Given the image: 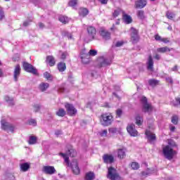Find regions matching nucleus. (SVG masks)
<instances>
[{
	"mask_svg": "<svg viewBox=\"0 0 180 180\" xmlns=\"http://www.w3.org/2000/svg\"><path fill=\"white\" fill-rule=\"evenodd\" d=\"M59 155H61V157L64 158L66 165L71 167L72 171L75 175H79L80 170L78 167V161H77V160H74L71 164H70V158H68V155H70V157L77 156V151L74 150L72 147L69 148L66 153H59Z\"/></svg>",
	"mask_w": 180,
	"mask_h": 180,
	"instance_id": "obj_1",
	"label": "nucleus"
},
{
	"mask_svg": "<svg viewBox=\"0 0 180 180\" xmlns=\"http://www.w3.org/2000/svg\"><path fill=\"white\" fill-rule=\"evenodd\" d=\"M169 144L171 143H169V145L163 146L162 153L165 158L171 161V160H172L174 157H175V155L178 154V152L174 150V148H172V146Z\"/></svg>",
	"mask_w": 180,
	"mask_h": 180,
	"instance_id": "obj_2",
	"label": "nucleus"
},
{
	"mask_svg": "<svg viewBox=\"0 0 180 180\" xmlns=\"http://www.w3.org/2000/svg\"><path fill=\"white\" fill-rule=\"evenodd\" d=\"M141 103L142 104V110L145 113H151L154 110L153 105L147 102V98L142 96L141 98Z\"/></svg>",
	"mask_w": 180,
	"mask_h": 180,
	"instance_id": "obj_3",
	"label": "nucleus"
},
{
	"mask_svg": "<svg viewBox=\"0 0 180 180\" xmlns=\"http://www.w3.org/2000/svg\"><path fill=\"white\" fill-rule=\"evenodd\" d=\"M113 122V117L110 114L101 115V123L103 126H110Z\"/></svg>",
	"mask_w": 180,
	"mask_h": 180,
	"instance_id": "obj_4",
	"label": "nucleus"
},
{
	"mask_svg": "<svg viewBox=\"0 0 180 180\" xmlns=\"http://www.w3.org/2000/svg\"><path fill=\"white\" fill-rule=\"evenodd\" d=\"M1 127L2 130L8 131V133H9V131H11V133H13V131H15V127H13L12 124L6 122V120L4 119H2L1 120Z\"/></svg>",
	"mask_w": 180,
	"mask_h": 180,
	"instance_id": "obj_5",
	"label": "nucleus"
},
{
	"mask_svg": "<svg viewBox=\"0 0 180 180\" xmlns=\"http://www.w3.org/2000/svg\"><path fill=\"white\" fill-rule=\"evenodd\" d=\"M98 54V51L95 49H91L89 51V53H83L81 55V58L82 63L84 64H88L89 63V56H91L92 57L96 56Z\"/></svg>",
	"mask_w": 180,
	"mask_h": 180,
	"instance_id": "obj_6",
	"label": "nucleus"
},
{
	"mask_svg": "<svg viewBox=\"0 0 180 180\" xmlns=\"http://www.w3.org/2000/svg\"><path fill=\"white\" fill-rule=\"evenodd\" d=\"M107 178L111 180H120V176H119V174H117V172L113 167L108 168Z\"/></svg>",
	"mask_w": 180,
	"mask_h": 180,
	"instance_id": "obj_7",
	"label": "nucleus"
},
{
	"mask_svg": "<svg viewBox=\"0 0 180 180\" xmlns=\"http://www.w3.org/2000/svg\"><path fill=\"white\" fill-rule=\"evenodd\" d=\"M22 67L27 72H31V74H34V75L37 74V70L34 68L32 64L27 62H23Z\"/></svg>",
	"mask_w": 180,
	"mask_h": 180,
	"instance_id": "obj_8",
	"label": "nucleus"
},
{
	"mask_svg": "<svg viewBox=\"0 0 180 180\" xmlns=\"http://www.w3.org/2000/svg\"><path fill=\"white\" fill-rule=\"evenodd\" d=\"M127 130L129 134L132 137H137L139 136V131H136L134 124H129L127 127Z\"/></svg>",
	"mask_w": 180,
	"mask_h": 180,
	"instance_id": "obj_9",
	"label": "nucleus"
},
{
	"mask_svg": "<svg viewBox=\"0 0 180 180\" xmlns=\"http://www.w3.org/2000/svg\"><path fill=\"white\" fill-rule=\"evenodd\" d=\"M131 32V40L132 43H137L139 40H140V37H139V31L134 27H131L130 30Z\"/></svg>",
	"mask_w": 180,
	"mask_h": 180,
	"instance_id": "obj_10",
	"label": "nucleus"
},
{
	"mask_svg": "<svg viewBox=\"0 0 180 180\" xmlns=\"http://www.w3.org/2000/svg\"><path fill=\"white\" fill-rule=\"evenodd\" d=\"M98 63L100 64V67H106L112 64V60L110 58H106L101 56L98 59Z\"/></svg>",
	"mask_w": 180,
	"mask_h": 180,
	"instance_id": "obj_11",
	"label": "nucleus"
},
{
	"mask_svg": "<svg viewBox=\"0 0 180 180\" xmlns=\"http://www.w3.org/2000/svg\"><path fill=\"white\" fill-rule=\"evenodd\" d=\"M43 172L46 175H54L57 171L53 166H44L42 169Z\"/></svg>",
	"mask_w": 180,
	"mask_h": 180,
	"instance_id": "obj_12",
	"label": "nucleus"
},
{
	"mask_svg": "<svg viewBox=\"0 0 180 180\" xmlns=\"http://www.w3.org/2000/svg\"><path fill=\"white\" fill-rule=\"evenodd\" d=\"M65 106L66 108L68 115H70V116H74L75 115H77V109H75L74 105L70 103H67Z\"/></svg>",
	"mask_w": 180,
	"mask_h": 180,
	"instance_id": "obj_13",
	"label": "nucleus"
},
{
	"mask_svg": "<svg viewBox=\"0 0 180 180\" xmlns=\"http://www.w3.org/2000/svg\"><path fill=\"white\" fill-rule=\"evenodd\" d=\"M87 33L89 40H94L95 39V36H96V29L92 26H90L87 27Z\"/></svg>",
	"mask_w": 180,
	"mask_h": 180,
	"instance_id": "obj_14",
	"label": "nucleus"
},
{
	"mask_svg": "<svg viewBox=\"0 0 180 180\" xmlns=\"http://www.w3.org/2000/svg\"><path fill=\"white\" fill-rule=\"evenodd\" d=\"M20 71H22V69L20 68V65H15L14 68V72H13V78L15 82H18L19 79V77H20Z\"/></svg>",
	"mask_w": 180,
	"mask_h": 180,
	"instance_id": "obj_15",
	"label": "nucleus"
},
{
	"mask_svg": "<svg viewBox=\"0 0 180 180\" xmlns=\"http://www.w3.org/2000/svg\"><path fill=\"white\" fill-rule=\"evenodd\" d=\"M147 6V0H137L135 2V7L139 9H143Z\"/></svg>",
	"mask_w": 180,
	"mask_h": 180,
	"instance_id": "obj_16",
	"label": "nucleus"
},
{
	"mask_svg": "<svg viewBox=\"0 0 180 180\" xmlns=\"http://www.w3.org/2000/svg\"><path fill=\"white\" fill-rule=\"evenodd\" d=\"M145 134L150 143H153V141H155V134L150 132L149 130H146Z\"/></svg>",
	"mask_w": 180,
	"mask_h": 180,
	"instance_id": "obj_17",
	"label": "nucleus"
},
{
	"mask_svg": "<svg viewBox=\"0 0 180 180\" xmlns=\"http://www.w3.org/2000/svg\"><path fill=\"white\" fill-rule=\"evenodd\" d=\"M103 160L105 164H112L115 161V158L112 155H104Z\"/></svg>",
	"mask_w": 180,
	"mask_h": 180,
	"instance_id": "obj_18",
	"label": "nucleus"
},
{
	"mask_svg": "<svg viewBox=\"0 0 180 180\" xmlns=\"http://www.w3.org/2000/svg\"><path fill=\"white\" fill-rule=\"evenodd\" d=\"M147 69L149 70V71H153L154 70V60H153V56H149L148 58V61L146 63Z\"/></svg>",
	"mask_w": 180,
	"mask_h": 180,
	"instance_id": "obj_19",
	"label": "nucleus"
},
{
	"mask_svg": "<svg viewBox=\"0 0 180 180\" xmlns=\"http://www.w3.org/2000/svg\"><path fill=\"white\" fill-rule=\"evenodd\" d=\"M46 63L49 67H54L56 65V58L53 56H46Z\"/></svg>",
	"mask_w": 180,
	"mask_h": 180,
	"instance_id": "obj_20",
	"label": "nucleus"
},
{
	"mask_svg": "<svg viewBox=\"0 0 180 180\" xmlns=\"http://www.w3.org/2000/svg\"><path fill=\"white\" fill-rule=\"evenodd\" d=\"M100 34L101 36H102L103 39H104L105 40H109V39H110V32L105 30H101Z\"/></svg>",
	"mask_w": 180,
	"mask_h": 180,
	"instance_id": "obj_21",
	"label": "nucleus"
},
{
	"mask_svg": "<svg viewBox=\"0 0 180 180\" xmlns=\"http://www.w3.org/2000/svg\"><path fill=\"white\" fill-rule=\"evenodd\" d=\"M49 86H50L49 83L42 82L39 84V89L41 91V92H44L45 91H47Z\"/></svg>",
	"mask_w": 180,
	"mask_h": 180,
	"instance_id": "obj_22",
	"label": "nucleus"
},
{
	"mask_svg": "<svg viewBox=\"0 0 180 180\" xmlns=\"http://www.w3.org/2000/svg\"><path fill=\"white\" fill-rule=\"evenodd\" d=\"M88 13H89V11H88L85 8H80L79 10V15L80 16H82V18H85V16H86V15H88Z\"/></svg>",
	"mask_w": 180,
	"mask_h": 180,
	"instance_id": "obj_23",
	"label": "nucleus"
},
{
	"mask_svg": "<svg viewBox=\"0 0 180 180\" xmlns=\"http://www.w3.org/2000/svg\"><path fill=\"white\" fill-rule=\"evenodd\" d=\"M118 158L123 159L126 157V149H118L117 150Z\"/></svg>",
	"mask_w": 180,
	"mask_h": 180,
	"instance_id": "obj_24",
	"label": "nucleus"
},
{
	"mask_svg": "<svg viewBox=\"0 0 180 180\" xmlns=\"http://www.w3.org/2000/svg\"><path fill=\"white\" fill-rule=\"evenodd\" d=\"M29 168H30V165L29 163L25 162L20 165V169L22 171V172H26L29 170Z\"/></svg>",
	"mask_w": 180,
	"mask_h": 180,
	"instance_id": "obj_25",
	"label": "nucleus"
},
{
	"mask_svg": "<svg viewBox=\"0 0 180 180\" xmlns=\"http://www.w3.org/2000/svg\"><path fill=\"white\" fill-rule=\"evenodd\" d=\"M58 69L59 70L60 72H64L67 69V66L65 65V63L60 62L58 64Z\"/></svg>",
	"mask_w": 180,
	"mask_h": 180,
	"instance_id": "obj_26",
	"label": "nucleus"
},
{
	"mask_svg": "<svg viewBox=\"0 0 180 180\" xmlns=\"http://www.w3.org/2000/svg\"><path fill=\"white\" fill-rule=\"evenodd\" d=\"M136 15L138 18L141 20H144V19L146 18V14L144 13V11L143 10L138 11Z\"/></svg>",
	"mask_w": 180,
	"mask_h": 180,
	"instance_id": "obj_27",
	"label": "nucleus"
},
{
	"mask_svg": "<svg viewBox=\"0 0 180 180\" xmlns=\"http://www.w3.org/2000/svg\"><path fill=\"white\" fill-rule=\"evenodd\" d=\"M58 20L61 22V23H63L64 25L70 22V18L67 16L60 15L58 18Z\"/></svg>",
	"mask_w": 180,
	"mask_h": 180,
	"instance_id": "obj_28",
	"label": "nucleus"
},
{
	"mask_svg": "<svg viewBox=\"0 0 180 180\" xmlns=\"http://www.w3.org/2000/svg\"><path fill=\"white\" fill-rule=\"evenodd\" d=\"M123 20L127 25H129V23H131V22H132L131 17L130 15H129L127 14H124V13L123 14Z\"/></svg>",
	"mask_w": 180,
	"mask_h": 180,
	"instance_id": "obj_29",
	"label": "nucleus"
},
{
	"mask_svg": "<svg viewBox=\"0 0 180 180\" xmlns=\"http://www.w3.org/2000/svg\"><path fill=\"white\" fill-rule=\"evenodd\" d=\"M148 84L150 86H157L160 84V81L155 79H150L148 80Z\"/></svg>",
	"mask_w": 180,
	"mask_h": 180,
	"instance_id": "obj_30",
	"label": "nucleus"
},
{
	"mask_svg": "<svg viewBox=\"0 0 180 180\" xmlns=\"http://www.w3.org/2000/svg\"><path fill=\"white\" fill-rule=\"evenodd\" d=\"M158 53H168V51H171V49L167 46L158 48L157 49Z\"/></svg>",
	"mask_w": 180,
	"mask_h": 180,
	"instance_id": "obj_31",
	"label": "nucleus"
},
{
	"mask_svg": "<svg viewBox=\"0 0 180 180\" xmlns=\"http://www.w3.org/2000/svg\"><path fill=\"white\" fill-rule=\"evenodd\" d=\"M85 179L86 180L95 179V174H94V172H90L86 174Z\"/></svg>",
	"mask_w": 180,
	"mask_h": 180,
	"instance_id": "obj_32",
	"label": "nucleus"
},
{
	"mask_svg": "<svg viewBox=\"0 0 180 180\" xmlns=\"http://www.w3.org/2000/svg\"><path fill=\"white\" fill-rule=\"evenodd\" d=\"M136 124H137V126H141V124H143V117L140 115L136 117Z\"/></svg>",
	"mask_w": 180,
	"mask_h": 180,
	"instance_id": "obj_33",
	"label": "nucleus"
},
{
	"mask_svg": "<svg viewBox=\"0 0 180 180\" xmlns=\"http://www.w3.org/2000/svg\"><path fill=\"white\" fill-rule=\"evenodd\" d=\"M57 116H59L60 117H64L65 116V110L63 108H60L57 112H56Z\"/></svg>",
	"mask_w": 180,
	"mask_h": 180,
	"instance_id": "obj_34",
	"label": "nucleus"
},
{
	"mask_svg": "<svg viewBox=\"0 0 180 180\" xmlns=\"http://www.w3.org/2000/svg\"><path fill=\"white\" fill-rule=\"evenodd\" d=\"M5 101H6V102L8 103L10 106H13L15 105V101H13V98L9 96H6Z\"/></svg>",
	"mask_w": 180,
	"mask_h": 180,
	"instance_id": "obj_35",
	"label": "nucleus"
},
{
	"mask_svg": "<svg viewBox=\"0 0 180 180\" xmlns=\"http://www.w3.org/2000/svg\"><path fill=\"white\" fill-rule=\"evenodd\" d=\"M44 78H46L48 81H53V76L49 72L44 73Z\"/></svg>",
	"mask_w": 180,
	"mask_h": 180,
	"instance_id": "obj_36",
	"label": "nucleus"
},
{
	"mask_svg": "<svg viewBox=\"0 0 180 180\" xmlns=\"http://www.w3.org/2000/svg\"><path fill=\"white\" fill-rule=\"evenodd\" d=\"M37 142V138L36 136H30L29 140V144H36Z\"/></svg>",
	"mask_w": 180,
	"mask_h": 180,
	"instance_id": "obj_37",
	"label": "nucleus"
},
{
	"mask_svg": "<svg viewBox=\"0 0 180 180\" xmlns=\"http://www.w3.org/2000/svg\"><path fill=\"white\" fill-rule=\"evenodd\" d=\"M63 35L65 36V37H68V40H72V34H71L68 32L64 31L63 32Z\"/></svg>",
	"mask_w": 180,
	"mask_h": 180,
	"instance_id": "obj_38",
	"label": "nucleus"
},
{
	"mask_svg": "<svg viewBox=\"0 0 180 180\" xmlns=\"http://www.w3.org/2000/svg\"><path fill=\"white\" fill-rule=\"evenodd\" d=\"M121 13H122V10H120V8L115 10L112 13L113 18H117V16H119Z\"/></svg>",
	"mask_w": 180,
	"mask_h": 180,
	"instance_id": "obj_39",
	"label": "nucleus"
},
{
	"mask_svg": "<svg viewBox=\"0 0 180 180\" xmlns=\"http://www.w3.org/2000/svg\"><path fill=\"white\" fill-rule=\"evenodd\" d=\"M166 16H167V19H174V18H175V14L174 13L167 11L166 13Z\"/></svg>",
	"mask_w": 180,
	"mask_h": 180,
	"instance_id": "obj_40",
	"label": "nucleus"
},
{
	"mask_svg": "<svg viewBox=\"0 0 180 180\" xmlns=\"http://www.w3.org/2000/svg\"><path fill=\"white\" fill-rule=\"evenodd\" d=\"M131 167L132 169H139L140 168V165H139L136 162H134L131 164Z\"/></svg>",
	"mask_w": 180,
	"mask_h": 180,
	"instance_id": "obj_41",
	"label": "nucleus"
},
{
	"mask_svg": "<svg viewBox=\"0 0 180 180\" xmlns=\"http://www.w3.org/2000/svg\"><path fill=\"white\" fill-rule=\"evenodd\" d=\"M108 131L110 134H117V129L115 127L109 128Z\"/></svg>",
	"mask_w": 180,
	"mask_h": 180,
	"instance_id": "obj_42",
	"label": "nucleus"
},
{
	"mask_svg": "<svg viewBox=\"0 0 180 180\" xmlns=\"http://www.w3.org/2000/svg\"><path fill=\"white\" fill-rule=\"evenodd\" d=\"M172 123H173V124H178V116L174 115L172 117Z\"/></svg>",
	"mask_w": 180,
	"mask_h": 180,
	"instance_id": "obj_43",
	"label": "nucleus"
},
{
	"mask_svg": "<svg viewBox=\"0 0 180 180\" xmlns=\"http://www.w3.org/2000/svg\"><path fill=\"white\" fill-rule=\"evenodd\" d=\"M78 2V0H70L68 3L69 6H75Z\"/></svg>",
	"mask_w": 180,
	"mask_h": 180,
	"instance_id": "obj_44",
	"label": "nucleus"
},
{
	"mask_svg": "<svg viewBox=\"0 0 180 180\" xmlns=\"http://www.w3.org/2000/svg\"><path fill=\"white\" fill-rule=\"evenodd\" d=\"M100 136H101V137H106L108 136V130L104 129L101 131L99 132Z\"/></svg>",
	"mask_w": 180,
	"mask_h": 180,
	"instance_id": "obj_45",
	"label": "nucleus"
},
{
	"mask_svg": "<svg viewBox=\"0 0 180 180\" xmlns=\"http://www.w3.org/2000/svg\"><path fill=\"white\" fill-rule=\"evenodd\" d=\"M28 124H30V126H36L37 124V122H36V120H30L28 122Z\"/></svg>",
	"mask_w": 180,
	"mask_h": 180,
	"instance_id": "obj_46",
	"label": "nucleus"
},
{
	"mask_svg": "<svg viewBox=\"0 0 180 180\" xmlns=\"http://www.w3.org/2000/svg\"><path fill=\"white\" fill-rule=\"evenodd\" d=\"M5 18V13H4V10L0 8V20H2Z\"/></svg>",
	"mask_w": 180,
	"mask_h": 180,
	"instance_id": "obj_47",
	"label": "nucleus"
},
{
	"mask_svg": "<svg viewBox=\"0 0 180 180\" xmlns=\"http://www.w3.org/2000/svg\"><path fill=\"white\" fill-rule=\"evenodd\" d=\"M67 56H68L67 52H63L60 56L61 60H65V58H67Z\"/></svg>",
	"mask_w": 180,
	"mask_h": 180,
	"instance_id": "obj_48",
	"label": "nucleus"
},
{
	"mask_svg": "<svg viewBox=\"0 0 180 180\" xmlns=\"http://www.w3.org/2000/svg\"><path fill=\"white\" fill-rule=\"evenodd\" d=\"M172 71H178V65H174L173 68L169 69V72H172Z\"/></svg>",
	"mask_w": 180,
	"mask_h": 180,
	"instance_id": "obj_49",
	"label": "nucleus"
},
{
	"mask_svg": "<svg viewBox=\"0 0 180 180\" xmlns=\"http://www.w3.org/2000/svg\"><path fill=\"white\" fill-rule=\"evenodd\" d=\"M162 41V43H169V39L168 38H162L161 41Z\"/></svg>",
	"mask_w": 180,
	"mask_h": 180,
	"instance_id": "obj_50",
	"label": "nucleus"
},
{
	"mask_svg": "<svg viewBox=\"0 0 180 180\" xmlns=\"http://www.w3.org/2000/svg\"><path fill=\"white\" fill-rule=\"evenodd\" d=\"M155 39L158 41H161V40L162 39V38L161 37H160V35H158V34L155 35Z\"/></svg>",
	"mask_w": 180,
	"mask_h": 180,
	"instance_id": "obj_51",
	"label": "nucleus"
},
{
	"mask_svg": "<svg viewBox=\"0 0 180 180\" xmlns=\"http://www.w3.org/2000/svg\"><path fill=\"white\" fill-rule=\"evenodd\" d=\"M123 46V41H117L115 44L116 47H122Z\"/></svg>",
	"mask_w": 180,
	"mask_h": 180,
	"instance_id": "obj_52",
	"label": "nucleus"
},
{
	"mask_svg": "<svg viewBox=\"0 0 180 180\" xmlns=\"http://www.w3.org/2000/svg\"><path fill=\"white\" fill-rule=\"evenodd\" d=\"M116 113H117V116H118V117H120V116H122V110L120 109L117 110Z\"/></svg>",
	"mask_w": 180,
	"mask_h": 180,
	"instance_id": "obj_53",
	"label": "nucleus"
},
{
	"mask_svg": "<svg viewBox=\"0 0 180 180\" xmlns=\"http://www.w3.org/2000/svg\"><path fill=\"white\" fill-rule=\"evenodd\" d=\"M30 22H32V20L25 21V22H23L22 25L25 26V27L29 26Z\"/></svg>",
	"mask_w": 180,
	"mask_h": 180,
	"instance_id": "obj_54",
	"label": "nucleus"
},
{
	"mask_svg": "<svg viewBox=\"0 0 180 180\" xmlns=\"http://www.w3.org/2000/svg\"><path fill=\"white\" fill-rule=\"evenodd\" d=\"M99 2H101V4H102V5H106V4H108V1L109 0H98Z\"/></svg>",
	"mask_w": 180,
	"mask_h": 180,
	"instance_id": "obj_55",
	"label": "nucleus"
},
{
	"mask_svg": "<svg viewBox=\"0 0 180 180\" xmlns=\"http://www.w3.org/2000/svg\"><path fill=\"white\" fill-rule=\"evenodd\" d=\"M40 109V106L39 105H35L34 106V110L35 112H39V110Z\"/></svg>",
	"mask_w": 180,
	"mask_h": 180,
	"instance_id": "obj_56",
	"label": "nucleus"
},
{
	"mask_svg": "<svg viewBox=\"0 0 180 180\" xmlns=\"http://www.w3.org/2000/svg\"><path fill=\"white\" fill-rule=\"evenodd\" d=\"M167 81L169 83V84H172L173 81H172V78L171 77H168L167 79Z\"/></svg>",
	"mask_w": 180,
	"mask_h": 180,
	"instance_id": "obj_57",
	"label": "nucleus"
},
{
	"mask_svg": "<svg viewBox=\"0 0 180 180\" xmlns=\"http://www.w3.org/2000/svg\"><path fill=\"white\" fill-rule=\"evenodd\" d=\"M155 60H160L161 58V56L158 54H156L155 56Z\"/></svg>",
	"mask_w": 180,
	"mask_h": 180,
	"instance_id": "obj_58",
	"label": "nucleus"
},
{
	"mask_svg": "<svg viewBox=\"0 0 180 180\" xmlns=\"http://www.w3.org/2000/svg\"><path fill=\"white\" fill-rule=\"evenodd\" d=\"M39 28H40V29H43V28L44 27V24L40 22V23L39 24Z\"/></svg>",
	"mask_w": 180,
	"mask_h": 180,
	"instance_id": "obj_59",
	"label": "nucleus"
},
{
	"mask_svg": "<svg viewBox=\"0 0 180 180\" xmlns=\"http://www.w3.org/2000/svg\"><path fill=\"white\" fill-rule=\"evenodd\" d=\"M61 131H60V130H58V131H56V136H60V134H61Z\"/></svg>",
	"mask_w": 180,
	"mask_h": 180,
	"instance_id": "obj_60",
	"label": "nucleus"
},
{
	"mask_svg": "<svg viewBox=\"0 0 180 180\" xmlns=\"http://www.w3.org/2000/svg\"><path fill=\"white\" fill-rule=\"evenodd\" d=\"M170 131H175V127L174 126L170 127Z\"/></svg>",
	"mask_w": 180,
	"mask_h": 180,
	"instance_id": "obj_61",
	"label": "nucleus"
},
{
	"mask_svg": "<svg viewBox=\"0 0 180 180\" xmlns=\"http://www.w3.org/2000/svg\"><path fill=\"white\" fill-rule=\"evenodd\" d=\"M1 77H4V72H2V70L0 69V78H1Z\"/></svg>",
	"mask_w": 180,
	"mask_h": 180,
	"instance_id": "obj_62",
	"label": "nucleus"
},
{
	"mask_svg": "<svg viewBox=\"0 0 180 180\" xmlns=\"http://www.w3.org/2000/svg\"><path fill=\"white\" fill-rule=\"evenodd\" d=\"M146 175H148V174H147V173L145 172H142V176H146Z\"/></svg>",
	"mask_w": 180,
	"mask_h": 180,
	"instance_id": "obj_63",
	"label": "nucleus"
},
{
	"mask_svg": "<svg viewBox=\"0 0 180 180\" xmlns=\"http://www.w3.org/2000/svg\"><path fill=\"white\" fill-rule=\"evenodd\" d=\"M112 95H114V96H115L116 98H119V97L117 96V94H116V93H113Z\"/></svg>",
	"mask_w": 180,
	"mask_h": 180,
	"instance_id": "obj_64",
	"label": "nucleus"
}]
</instances>
